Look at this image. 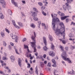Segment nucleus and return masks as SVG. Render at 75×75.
Here are the masks:
<instances>
[{"mask_svg":"<svg viewBox=\"0 0 75 75\" xmlns=\"http://www.w3.org/2000/svg\"><path fill=\"white\" fill-rule=\"evenodd\" d=\"M40 66L42 68H43V67L44 66V63H42L40 64Z\"/></svg>","mask_w":75,"mask_h":75,"instance_id":"obj_50","label":"nucleus"},{"mask_svg":"<svg viewBox=\"0 0 75 75\" xmlns=\"http://www.w3.org/2000/svg\"><path fill=\"white\" fill-rule=\"evenodd\" d=\"M11 2L13 4L15 5V6H17V3L14 1V0H11Z\"/></svg>","mask_w":75,"mask_h":75,"instance_id":"obj_21","label":"nucleus"},{"mask_svg":"<svg viewBox=\"0 0 75 75\" xmlns=\"http://www.w3.org/2000/svg\"><path fill=\"white\" fill-rule=\"evenodd\" d=\"M27 65H28L27 68H30L31 67V65H30V63L27 64Z\"/></svg>","mask_w":75,"mask_h":75,"instance_id":"obj_41","label":"nucleus"},{"mask_svg":"<svg viewBox=\"0 0 75 75\" xmlns=\"http://www.w3.org/2000/svg\"><path fill=\"white\" fill-rule=\"evenodd\" d=\"M43 40L45 45V46H47V40H46V38H45V37H43Z\"/></svg>","mask_w":75,"mask_h":75,"instance_id":"obj_14","label":"nucleus"},{"mask_svg":"<svg viewBox=\"0 0 75 75\" xmlns=\"http://www.w3.org/2000/svg\"><path fill=\"white\" fill-rule=\"evenodd\" d=\"M42 26L44 27V28L45 29H46V28H47L46 26H45V24H44V23H42Z\"/></svg>","mask_w":75,"mask_h":75,"instance_id":"obj_38","label":"nucleus"},{"mask_svg":"<svg viewBox=\"0 0 75 75\" xmlns=\"http://www.w3.org/2000/svg\"><path fill=\"white\" fill-rule=\"evenodd\" d=\"M67 73L68 74H71L72 75H74V74H75V71H74V70H72V71H71L70 72L68 71Z\"/></svg>","mask_w":75,"mask_h":75,"instance_id":"obj_18","label":"nucleus"},{"mask_svg":"<svg viewBox=\"0 0 75 75\" xmlns=\"http://www.w3.org/2000/svg\"><path fill=\"white\" fill-rule=\"evenodd\" d=\"M61 57H62V58H63L64 60L65 61H67L68 62L69 64L71 63V61L68 58H67V57H68V55H67V54L64 53V54H62Z\"/></svg>","mask_w":75,"mask_h":75,"instance_id":"obj_3","label":"nucleus"},{"mask_svg":"<svg viewBox=\"0 0 75 75\" xmlns=\"http://www.w3.org/2000/svg\"><path fill=\"white\" fill-rule=\"evenodd\" d=\"M42 13L43 15L45 16H47V13H45V12H44V11H42Z\"/></svg>","mask_w":75,"mask_h":75,"instance_id":"obj_34","label":"nucleus"},{"mask_svg":"<svg viewBox=\"0 0 75 75\" xmlns=\"http://www.w3.org/2000/svg\"><path fill=\"white\" fill-rule=\"evenodd\" d=\"M43 49L44 51H46L48 49V48H47V47L46 46L44 47H43Z\"/></svg>","mask_w":75,"mask_h":75,"instance_id":"obj_40","label":"nucleus"},{"mask_svg":"<svg viewBox=\"0 0 75 75\" xmlns=\"http://www.w3.org/2000/svg\"><path fill=\"white\" fill-rule=\"evenodd\" d=\"M10 58L11 61H12V62H14V57L13 56H12L10 57Z\"/></svg>","mask_w":75,"mask_h":75,"instance_id":"obj_19","label":"nucleus"},{"mask_svg":"<svg viewBox=\"0 0 75 75\" xmlns=\"http://www.w3.org/2000/svg\"><path fill=\"white\" fill-rule=\"evenodd\" d=\"M65 49L66 51H68V47H66Z\"/></svg>","mask_w":75,"mask_h":75,"instance_id":"obj_61","label":"nucleus"},{"mask_svg":"<svg viewBox=\"0 0 75 75\" xmlns=\"http://www.w3.org/2000/svg\"><path fill=\"white\" fill-rule=\"evenodd\" d=\"M62 7L64 10H67V6H65V5H63Z\"/></svg>","mask_w":75,"mask_h":75,"instance_id":"obj_22","label":"nucleus"},{"mask_svg":"<svg viewBox=\"0 0 75 75\" xmlns=\"http://www.w3.org/2000/svg\"><path fill=\"white\" fill-rule=\"evenodd\" d=\"M18 64L19 66L20 67H21V65H22L21 64V62H22V60H21V59L19 58L18 60Z\"/></svg>","mask_w":75,"mask_h":75,"instance_id":"obj_13","label":"nucleus"},{"mask_svg":"<svg viewBox=\"0 0 75 75\" xmlns=\"http://www.w3.org/2000/svg\"><path fill=\"white\" fill-rule=\"evenodd\" d=\"M32 16H33V18L35 21H37L38 20V18L36 16H37V13L35 12H32Z\"/></svg>","mask_w":75,"mask_h":75,"instance_id":"obj_5","label":"nucleus"},{"mask_svg":"<svg viewBox=\"0 0 75 75\" xmlns=\"http://www.w3.org/2000/svg\"><path fill=\"white\" fill-rule=\"evenodd\" d=\"M33 10H34V11H35L36 12V13H38V10L36 8H33Z\"/></svg>","mask_w":75,"mask_h":75,"instance_id":"obj_35","label":"nucleus"},{"mask_svg":"<svg viewBox=\"0 0 75 75\" xmlns=\"http://www.w3.org/2000/svg\"><path fill=\"white\" fill-rule=\"evenodd\" d=\"M43 58L42 56L39 55L36 57V59H42Z\"/></svg>","mask_w":75,"mask_h":75,"instance_id":"obj_24","label":"nucleus"},{"mask_svg":"<svg viewBox=\"0 0 75 75\" xmlns=\"http://www.w3.org/2000/svg\"><path fill=\"white\" fill-rule=\"evenodd\" d=\"M71 32H74V31H75V29L74 28H72V29L71 30Z\"/></svg>","mask_w":75,"mask_h":75,"instance_id":"obj_42","label":"nucleus"},{"mask_svg":"<svg viewBox=\"0 0 75 75\" xmlns=\"http://www.w3.org/2000/svg\"><path fill=\"white\" fill-rule=\"evenodd\" d=\"M27 40V39L26 38H24L23 40V42H24V41H25Z\"/></svg>","mask_w":75,"mask_h":75,"instance_id":"obj_56","label":"nucleus"},{"mask_svg":"<svg viewBox=\"0 0 75 75\" xmlns=\"http://www.w3.org/2000/svg\"><path fill=\"white\" fill-rule=\"evenodd\" d=\"M75 18V15L72 16V19L73 20H74V18Z\"/></svg>","mask_w":75,"mask_h":75,"instance_id":"obj_62","label":"nucleus"},{"mask_svg":"<svg viewBox=\"0 0 75 75\" xmlns=\"http://www.w3.org/2000/svg\"><path fill=\"white\" fill-rule=\"evenodd\" d=\"M8 50H11V49H12V48H11V45H9L8 47Z\"/></svg>","mask_w":75,"mask_h":75,"instance_id":"obj_44","label":"nucleus"},{"mask_svg":"<svg viewBox=\"0 0 75 75\" xmlns=\"http://www.w3.org/2000/svg\"><path fill=\"white\" fill-rule=\"evenodd\" d=\"M36 42H31L30 43L31 44V46L32 48H34V52H35L37 51V49L35 48L36 46H35V44Z\"/></svg>","mask_w":75,"mask_h":75,"instance_id":"obj_4","label":"nucleus"},{"mask_svg":"<svg viewBox=\"0 0 75 75\" xmlns=\"http://www.w3.org/2000/svg\"><path fill=\"white\" fill-rule=\"evenodd\" d=\"M0 62H1V63L2 64V67H3L4 65H6L5 63H4V62L2 60H1L0 61Z\"/></svg>","mask_w":75,"mask_h":75,"instance_id":"obj_25","label":"nucleus"},{"mask_svg":"<svg viewBox=\"0 0 75 75\" xmlns=\"http://www.w3.org/2000/svg\"><path fill=\"white\" fill-rule=\"evenodd\" d=\"M71 48L72 49V50H74V49H75V47L74 46H71Z\"/></svg>","mask_w":75,"mask_h":75,"instance_id":"obj_55","label":"nucleus"},{"mask_svg":"<svg viewBox=\"0 0 75 75\" xmlns=\"http://www.w3.org/2000/svg\"><path fill=\"white\" fill-rule=\"evenodd\" d=\"M74 34L72 33H70L69 35V37L70 38H73L74 37Z\"/></svg>","mask_w":75,"mask_h":75,"instance_id":"obj_29","label":"nucleus"},{"mask_svg":"<svg viewBox=\"0 0 75 75\" xmlns=\"http://www.w3.org/2000/svg\"><path fill=\"white\" fill-rule=\"evenodd\" d=\"M29 72L30 73V74H33V72H32V71H31L30 70L29 71Z\"/></svg>","mask_w":75,"mask_h":75,"instance_id":"obj_63","label":"nucleus"},{"mask_svg":"<svg viewBox=\"0 0 75 75\" xmlns=\"http://www.w3.org/2000/svg\"><path fill=\"white\" fill-rule=\"evenodd\" d=\"M67 9L68 10V11L70 10L71 9V6H67Z\"/></svg>","mask_w":75,"mask_h":75,"instance_id":"obj_39","label":"nucleus"},{"mask_svg":"<svg viewBox=\"0 0 75 75\" xmlns=\"http://www.w3.org/2000/svg\"><path fill=\"white\" fill-rule=\"evenodd\" d=\"M43 3H44L45 4L44 5L45 6H47V5L48 4V2H47V1H43Z\"/></svg>","mask_w":75,"mask_h":75,"instance_id":"obj_37","label":"nucleus"},{"mask_svg":"<svg viewBox=\"0 0 75 75\" xmlns=\"http://www.w3.org/2000/svg\"><path fill=\"white\" fill-rule=\"evenodd\" d=\"M15 51L16 54H19V53L18 52V50H17V49H15Z\"/></svg>","mask_w":75,"mask_h":75,"instance_id":"obj_43","label":"nucleus"},{"mask_svg":"<svg viewBox=\"0 0 75 75\" xmlns=\"http://www.w3.org/2000/svg\"><path fill=\"white\" fill-rule=\"evenodd\" d=\"M1 35L2 37H3V38H4V37L6 36V34L4 32H1Z\"/></svg>","mask_w":75,"mask_h":75,"instance_id":"obj_15","label":"nucleus"},{"mask_svg":"<svg viewBox=\"0 0 75 75\" xmlns=\"http://www.w3.org/2000/svg\"><path fill=\"white\" fill-rule=\"evenodd\" d=\"M11 37L13 39H15V41L16 42H17L18 41V37L16 35H13L11 36Z\"/></svg>","mask_w":75,"mask_h":75,"instance_id":"obj_8","label":"nucleus"},{"mask_svg":"<svg viewBox=\"0 0 75 75\" xmlns=\"http://www.w3.org/2000/svg\"><path fill=\"white\" fill-rule=\"evenodd\" d=\"M49 38L50 40L51 41H52L53 40V38H52V37L50 35H49Z\"/></svg>","mask_w":75,"mask_h":75,"instance_id":"obj_26","label":"nucleus"},{"mask_svg":"<svg viewBox=\"0 0 75 75\" xmlns=\"http://www.w3.org/2000/svg\"><path fill=\"white\" fill-rule=\"evenodd\" d=\"M30 26L31 27L33 28H35V25L33 23H31L30 25Z\"/></svg>","mask_w":75,"mask_h":75,"instance_id":"obj_20","label":"nucleus"},{"mask_svg":"<svg viewBox=\"0 0 75 75\" xmlns=\"http://www.w3.org/2000/svg\"><path fill=\"white\" fill-rule=\"evenodd\" d=\"M61 12L60 11H58V12H57V14L59 15L60 16L61 14Z\"/></svg>","mask_w":75,"mask_h":75,"instance_id":"obj_52","label":"nucleus"},{"mask_svg":"<svg viewBox=\"0 0 75 75\" xmlns=\"http://www.w3.org/2000/svg\"><path fill=\"white\" fill-rule=\"evenodd\" d=\"M65 16V14L64 13H61V15H60V16Z\"/></svg>","mask_w":75,"mask_h":75,"instance_id":"obj_60","label":"nucleus"},{"mask_svg":"<svg viewBox=\"0 0 75 75\" xmlns=\"http://www.w3.org/2000/svg\"><path fill=\"white\" fill-rule=\"evenodd\" d=\"M0 3L2 4V6L3 8H6V3L4 1V0H0Z\"/></svg>","mask_w":75,"mask_h":75,"instance_id":"obj_6","label":"nucleus"},{"mask_svg":"<svg viewBox=\"0 0 75 75\" xmlns=\"http://www.w3.org/2000/svg\"><path fill=\"white\" fill-rule=\"evenodd\" d=\"M51 16L53 18L52 19V25L53 26V28L54 30H55V23H58L60 22V21L59 19L57 17H53V14H51Z\"/></svg>","mask_w":75,"mask_h":75,"instance_id":"obj_2","label":"nucleus"},{"mask_svg":"<svg viewBox=\"0 0 75 75\" xmlns=\"http://www.w3.org/2000/svg\"><path fill=\"white\" fill-rule=\"evenodd\" d=\"M60 48L61 50V51L63 52V54H64V53H65V54H67L65 51H64V47H62V46H60Z\"/></svg>","mask_w":75,"mask_h":75,"instance_id":"obj_12","label":"nucleus"},{"mask_svg":"<svg viewBox=\"0 0 75 75\" xmlns=\"http://www.w3.org/2000/svg\"><path fill=\"white\" fill-rule=\"evenodd\" d=\"M45 8V7L44 6H42L41 7V10H44Z\"/></svg>","mask_w":75,"mask_h":75,"instance_id":"obj_49","label":"nucleus"},{"mask_svg":"<svg viewBox=\"0 0 75 75\" xmlns=\"http://www.w3.org/2000/svg\"><path fill=\"white\" fill-rule=\"evenodd\" d=\"M4 68L6 69H8V72H11V70L10 69H8V67L5 66L4 67Z\"/></svg>","mask_w":75,"mask_h":75,"instance_id":"obj_30","label":"nucleus"},{"mask_svg":"<svg viewBox=\"0 0 75 75\" xmlns=\"http://www.w3.org/2000/svg\"><path fill=\"white\" fill-rule=\"evenodd\" d=\"M70 25H74V26H75V23L73 22H71V23Z\"/></svg>","mask_w":75,"mask_h":75,"instance_id":"obj_47","label":"nucleus"},{"mask_svg":"<svg viewBox=\"0 0 75 75\" xmlns=\"http://www.w3.org/2000/svg\"><path fill=\"white\" fill-rule=\"evenodd\" d=\"M69 40H70V41H72V42H73V44H75V42L74 41V40H75L74 38L72 39L71 38H70L69 39Z\"/></svg>","mask_w":75,"mask_h":75,"instance_id":"obj_28","label":"nucleus"},{"mask_svg":"<svg viewBox=\"0 0 75 75\" xmlns=\"http://www.w3.org/2000/svg\"><path fill=\"white\" fill-rule=\"evenodd\" d=\"M51 48L52 50H54V47H55V46L54 45H53V43H51Z\"/></svg>","mask_w":75,"mask_h":75,"instance_id":"obj_31","label":"nucleus"},{"mask_svg":"<svg viewBox=\"0 0 75 75\" xmlns=\"http://www.w3.org/2000/svg\"><path fill=\"white\" fill-rule=\"evenodd\" d=\"M17 23L19 26H20L21 27H23V23H22L20 22H18Z\"/></svg>","mask_w":75,"mask_h":75,"instance_id":"obj_23","label":"nucleus"},{"mask_svg":"<svg viewBox=\"0 0 75 75\" xmlns=\"http://www.w3.org/2000/svg\"><path fill=\"white\" fill-rule=\"evenodd\" d=\"M4 18V17L3 14L1 12H0V18L3 19Z\"/></svg>","mask_w":75,"mask_h":75,"instance_id":"obj_16","label":"nucleus"},{"mask_svg":"<svg viewBox=\"0 0 75 75\" xmlns=\"http://www.w3.org/2000/svg\"><path fill=\"white\" fill-rule=\"evenodd\" d=\"M41 23V21H39V22H38V25H40Z\"/></svg>","mask_w":75,"mask_h":75,"instance_id":"obj_59","label":"nucleus"},{"mask_svg":"<svg viewBox=\"0 0 75 75\" xmlns=\"http://www.w3.org/2000/svg\"><path fill=\"white\" fill-rule=\"evenodd\" d=\"M12 22L13 23V25L15 27V28H20V27L18 26L16 24V22H15V21L14 20H13L12 21Z\"/></svg>","mask_w":75,"mask_h":75,"instance_id":"obj_9","label":"nucleus"},{"mask_svg":"<svg viewBox=\"0 0 75 75\" xmlns=\"http://www.w3.org/2000/svg\"><path fill=\"white\" fill-rule=\"evenodd\" d=\"M3 45L4 47H6L7 46V43H6L5 41H3Z\"/></svg>","mask_w":75,"mask_h":75,"instance_id":"obj_32","label":"nucleus"},{"mask_svg":"<svg viewBox=\"0 0 75 75\" xmlns=\"http://www.w3.org/2000/svg\"><path fill=\"white\" fill-rule=\"evenodd\" d=\"M59 25L62 27V28L60 29H57L55 30V28H54V30L53 29L54 31V33L57 35H58L59 34H61V35H63V40L65 39V26L64 24L62 22L60 23Z\"/></svg>","mask_w":75,"mask_h":75,"instance_id":"obj_1","label":"nucleus"},{"mask_svg":"<svg viewBox=\"0 0 75 75\" xmlns=\"http://www.w3.org/2000/svg\"><path fill=\"white\" fill-rule=\"evenodd\" d=\"M69 17V16H64L61 17V18L62 20H64L66 19L67 18H68V17Z\"/></svg>","mask_w":75,"mask_h":75,"instance_id":"obj_17","label":"nucleus"},{"mask_svg":"<svg viewBox=\"0 0 75 75\" xmlns=\"http://www.w3.org/2000/svg\"><path fill=\"white\" fill-rule=\"evenodd\" d=\"M47 66V67H51V65L50 62H49L48 63Z\"/></svg>","mask_w":75,"mask_h":75,"instance_id":"obj_48","label":"nucleus"},{"mask_svg":"<svg viewBox=\"0 0 75 75\" xmlns=\"http://www.w3.org/2000/svg\"><path fill=\"white\" fill-rule=\"evenodd\" d=\"M35 70H36V73L37 75H38V69H37V66H36L35 68Z\"/></svg>","mask_w":75,"mask_h":75,"instance_id":"obj_36","label":"nucleus"},{"mask_svg":"<svg viewBox=\"0 0 75 75\" xmlns=\"http://www.w3.org/2000/svg\"><path fill=\"white\" fill-rule=\"evenodd\" d=\"M67 1L68 3H66V6H67V7L69 6V4L68 3L70 4L71 3V2H73V0H67Z\"/></svg>","mask_w":75,"mask_h":75,"instance_id":"obj_10","label":"nucleus"},{"mask_svg":"<svg viewBox=\"0 0 75 75\" xmlns=\"http://www.w3.org/2000/svg\"><path fill=\"white\" fill-rule=\"evenodd\" d=\"M8 13L10 15H11L12 14V12H11V11L10 9L8 10Z\"/></svg>","mask_w":75,"mask_h":75,"instance_id":"obj_27","label":"nucleus"},{"mask_svg":"<svg viewBox=\"0 0 75 75\" xmlns=\"http://www.w3.org/2000/svg\"><path fill=\"white\" fill-rule=\"evenodd\" d=\"M2 59L3 60H7V59L6 58V57H3Z\"/></svg>","mask_w":75,"mask_h":75,"instance_id":"obj_51","label":"nucleus"},{"mask_svg":"<svg viewBox=\"0 0 75 75\" xmlns=\"http://www.w3.org/2000/svg\"><path fill=\"white\" fill-rule=\"evenodd\" d=\"M5 31L8 34H9L10 33V31L7 28H5Z\"/></svg>","mask_w":75,"mask_h":75,"instance_id":"obj_33","label":"nucleus"},{"mask_svg":"<svg viewBox=\"0 0 75 75\" xmlns=\"http://www.w3.org/2000/svg\"><path fill=\"white\" fill-rule=\"evenodd\" d=\"M52 66L53 67H57V65L56 64H54L52 65Z\"/></svg>","mask_w":75,"mask_h":75,"instance_id":"obj_54","label":"nucleus"},{"mask_svg":"<svg viewBox=\"0 0 75 75\" xmlns=\"http://www.w3.org/2000/svg\"><path fill=\"white\" fill-rule=\"evenodd\" d=\"M22 3H23V4H25V1L23 0L22 1Z\"/></svg>","mask_w":75,"mask_h":75,"instance_id":"obj_57","label":"nucleus"},{"mask_svg":"<svg viewBox=\"0 0 75 75\" xmlns=\"http://www.w3.org/2000/svg\"><path fill=\"white\" fill-rule=\"evenodd\" d=\"M24 47L25 48H27V49H28V46L25 45H24Z\"/></svg>","mask_w":75,"mask_h":75,"instance_id":"obj_46","label":"nucleus"},{"mask_svg":"<svg viewBox=\"0 0 75 75\" xmlns=\"http://www.w3.org/2000/svg\"><path fill=\"white\" fill-rule=\"evenodd\" d=\"M52 62H53V64H56V62L55 61L54 59H53L52 60Z\"/></svg>","mask_w":75,"mask_h":75,"instance_id":"obj_45","label":"nucleus"},{"mask_svg":"<svg viewBox=\"0 0 75 75\" xmlns=\"http://www.w3.org/2000/svg\"><path fill=\"white\" fill-rule=\"evenodd\" d=\"M33 34L34 35V36H32L31 37V38L33 41H34V42H36L35 40V37H36V33L35 32H33Z\"/></svg>","mask_w":75,"mask_h":75,"instance_id":"obj_7","label":"nucleus"},{"mask_svg":"<svg viewBox=\"0 0 75 75\" xmlns=\"http://www.w3.org/2000/svg\"><path fill=\"white\" fill-rule=\"evenodd\" d=\"M49 54L52 57H54L55 56V54L54 53V51H51L49 52Z\"/></svg>","mask_w":75,"mask_h":75,"instance_id":"obj_11","label":"nucleus"},{"mask_svg":"<svg viewBox=\"0 0 75 75\" xmlns=\"http://www.w3.org/2000/svg\"><path fill=\"white\" fill-rule=\"evenodd\" d=\"M38 4L40 5V6H42V4L41 2H39L38 3Z\"/></svg>","mask_w":75,"mask_h":75,"instance_id":"obj_53","label":"nucleus"},{"mask_svg":"<svg viewBox=\"0 0 75 75\" xmlns=\"http://www.w3.org/2000/svg\"><path fill=\"white\" fill-rule=\"evenodd\" d=\"M66 22H67V23H68V21H69V19L68 18H67L66 20Z\"/></svg>","mask_w":75,"mask_h":75,"instance_id":"obj_64","label":"nucleus"},{"mask_svg":"<svg viewBox=\"0 0 75 75\" xmlns=\"http://www.w3.org/2000/svg\"><path fill=\"white\" fill-rule=\"evenodd\" d=\"M62 42L63 44H65L66 43V41L64 40H63L62 41Z\"/></svg>","mask_w":75,"mask_h":75,"instance_id":"obj_58","label":"nucleus"}]
</instances>
